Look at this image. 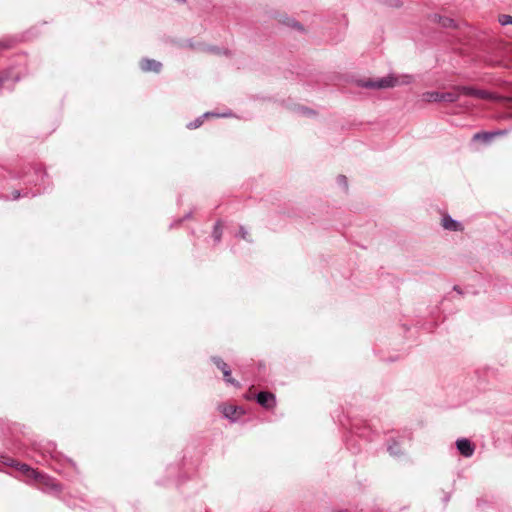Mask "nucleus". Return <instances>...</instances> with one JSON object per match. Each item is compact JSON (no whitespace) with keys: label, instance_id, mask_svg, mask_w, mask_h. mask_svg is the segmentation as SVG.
I'll return each instance as SVG.
<instances>
[{"label":"nucleus","instance_id":"obj_8","mask_svg":"<svg viewBox=\"0 0 512 512\" xmlns=\"http://www.w3.org/2000/svg\"><path fill=\"white\" fill-rule=\"evenodd\" d=\"M141 69L145 72H156L159 73L162 68V64L154 59L145 58L141 61Z\"/></svg>","mask_w":512,"mask_h":512},{"label":"nucleus","instance_id":"obj_10","mask_svg":"<svg viewBox=\"0 0 512 512\" xmlns=\"http://www.w3.org/2000/svg\"><path fill=\"white\" fill-rule=\"evenodd\" d=\"M422 101L424 102H442V92L438 91H428L424 92L421 96Z\"/></svg>","mask_w":512,"mask_h":512},{"label":"nucleus","instance_id":"obj_18","mask_svg":"<svg viewBox=\"0 0 512 512\" xmlns=\"http://www.w3.org/2000/svg\"><path fill=\"white\" fill-rule=\"evenodd\" d=\"M287 26H290L292 28H297L298 30H303V26L294 19H287V22H284Z\"/></svg>","mask_w":512,"mask_h":512},{"label":"nucleus","instance_id":"obj_28","mask_svg":"<svg viewBox=\"0 0 512 512\" xmlns=\"http://www.w3.org/2000/svg\"><path fill=\"white\" fill-rule=\"evenodd\" d=\"M338 512H350V511H349V510H347V509H344V510H340V511H338Z\"/></svg>","mask_w":512,"mask_h":512},{"label":"nucleus","instance_id":"obj_21","mask_svg":"<svg viewBox=\"0 0 512 512\" xmlns=\"http://www.w3.org/2000/svg\"><path fill=\"white\" fill-rule=\"evenodd\" d=\"M28 195H29V192H28V191H25V192L22 194L20 190H14V191L12 192V199H13V200H17V199H19L21 196H23V197H27Z\"/></svg>","mask_w":512,"mask_h":512},{"label":"nucleus","instance_id":"obj_1","mask_svg":"<svg viewBox=\"0 0 512 512\" xmlns=\"http://www.w3.org/2000/svg\"><path fill=\"white\" fill-rule=\"evenodd\" d=\"M4 459L3 463L7 466L15 467L18 471H20L24 476H26L28 479H33L52 491L60 492L61 486L55 482L53 478L50 476L41 473L33 468H31L29 465L17 462L9 457H2Z\"/></svg>","mask_w":512,"mask_h":512},{"label":"nucleus","instance_id":"obj_20","mask_svg":"<svg viewBox=\"0 0 512 512\" xmlns=\"http://www.w3.org/2000/svg\"><path fill=\"white\" fill-rule=\"evenodd\" d=\"M238 235H239L242 239H244V240H246V241H248V242H251V240L248 238V231H247V230H246V228H245L244 226H242V225L239 227V233H238Z\"/></svg>","mask_w":512,"mask_h":512},{"label":"nucleus","instance_id":"obj_17","mask_svg":"<svg viewBox=\"0 0 512 512\" xmlns=\"http://www.w3.org/2000/svg\"><path fill=\"white\" fill-rule=\"evenodd\" d=\"M498 21L502 26L512 25V16L508 14H501L499 15Z\"/></svg>","mask_w":512,"mask_h":512},{"label":"nucleus","instance_id":"obj_3","mask_svg":"<svg viewBox=\"0 0 512 512\" xmlns=\"http://www.w3.org/2000/svg\"><path fill=\"white\" fill-rule=\"evenodd\" d=\"M397 83V79L391 76L382 77L377 80H360L358 81V85L362 88L366 89H384L394 87Z\"/></svg>","mask_w":512,"mask_h":512},{"label":"nucleus","instance_id":"obj_27","mask_svg":"<svg viewBox=\"0 0 512 512\" xmlns=\"http://www.w3.org/2000/svg\"><path fill=\"white\" fill-rule=\"evenodd\" d=\"M454 290L460 293V290L458 289V286H454Z\"/></svg>","mask_w":512,"mask_h":512},{"label":"nucleus","instance_id":"obj_13","mask_svg":"<svg viewBox=\"0 0 512 512\" xmlns=\"http://www.w3.org/2000/svg\"><path fill=\"white\" fill-rule=\"evenodd\" d=\"M223 378L226 383L231 384L235 387H240V383L234 378H232L230 368L223 372Z\"/></svg>","mask_w":512,"mask_h":512},{"label":"nucleus","instance_id":"obj_12","mask_svg":"<svg viewBox=\"0 0 512 512\" xmlns=\"http://www.w3.org/2000/svg\"><path fill=\"white\" fill-rule=\"evenodd\" d=\"M388 451L393 456H398L402 454L399 443L396 440H392L388 445Z\"/></svg>","mask_w":512,"mask_h":512},{"label":"nucleus","instance_id":"obj_11","mask_svg":"<svg viewBox=\"0 0 512 512\" xmlns=\"http://www.w3.org/2000/svg\"><path fill=\"white\" fill-rule=\"evenodd\" d=\"M496 135L494 132H478L473 136L474 140H482L484 142H489Z\"/></svg>","mask_w":512,"mask_h":512},{"label":"nucleus","instance_id":"obj_14","mask_svg":"<svg viewBox=\"0 0 512 512\" xmlns=\"http://www.w3.org/2000/svg\"><path fill=\"white\" fill-rule=\"evenodd\" d=\"M212 237L214 238L215 242H220L222 237V228L220 221H217L214 225Z\"/></svg>","mask_w":512,"mask_h":512},{"label":"nucleus","instance_id":"obj_19","mask_svg":"<svg viewBox=\"0 0 512 512\" xmlns=\"http://www.w3.org/2000/svg\"><path fill=\"white\" fill-rule=\"evenodd\" d=\"M337 183L340 185V186H343V188L345 190H347L348 188V181H347V177L345 175H338L337 177Z\"/></svg>","mask_w":512,"mask_h":512},{"label":"nucleus","instance_id":"obj_22","mask_svg":"<svg viewBox=\"0 0 512 512\" xmlns=\"http://www.w3.org/2000/svg\"><path fill=\"white\" fill-rule=\"evenodd\" d=\"M35 174H36L37 180H39V179L43 180L44 176H46V173L43 172L40 168L35 169Z\"/></svg>","mask_w":512,"mask_h":512},{"label":"nucleus","instance_id":"obj_24","mask_svg":"<svg viewBox=\"0 0 512 512\" xmlns=\"http://www.w3.org/2000/svg\"><path fill=\"white\" fill-rule=\"evenodd\" d=\"M301 111H302L304 114H314V111H312L311 109L306 108V107H302V108H301Z\"/></svg>","mask_w":512,"mask_h":512},{"label":"nucleus","instance_id":"obj_25","mask_svg":"<svg viewBox=\"0 0 512 512\" xmlns=\"http://www.w3.org/2000/svg\"><path fill=\"white\" fill-rule=\"evenodd\" d=\"M40 193H41V190H40V189H37V190H35V191H33V192L31 193V196H32V197H34V196H36L37 194H40Z\"/></svg>","mask_w":512,"mask_h":512},{"label":"nucleus","instance_id":"obj_2","mask_svg":"<svg viewBox=\"0 0 512 512\" xmlns=\"http://www.w3.org/2000/svg\"><path fill=\"white\" fill-rule=\"evenodd\" d=\"M471 96L478 99H491L492 95L486 90L476 89L470 86H454L452 91L442 92V102L454 103L460 96Z\"/></svg>","mask_w":512,"mask_h":512},{"label":"nucleus","instance_id":"obj_29","mask_svg":"<svg viewBox=\"0 0 512 512\" xmlns=\"http://www.w3.org/2000/svg\"><path fill=\"white\" fill-rule=\"evenodd\" d=\"M177 2H185V0H176Z\"/></svg>","mask_w":512,"mask_h":512},{"label":"nucleus","instance_id":"obj_6","mask_svg":"<svg viewBox=\"0 0 512 512\" xmlns=\"http://www.w3.org/2000/svg\"><path fill=\"white\" fill-rule=\"evenodd\" d=\"M442 226L445 230L449 231H462L463 226L457 220L452 219V217L448 214L444 215L442 218Z\"/></svg>","mask_w":512,"mask_h":512},{"label":"nucleus","instance_id":"obj_16","mask_svg":"<svg viewBox=\"0 0 512 512\" xmlns=\"http://www.w3.org/2000/svg\"><path fill=\"white\" fill-rule=\"evenodd\" d=\"M210 113H205L202 117L195 119L194 121L187 124L188 129H196L203 124V118L209 116Z\"/></svg>","mask_w":512,"mask_h":512},{"label":"nucleus","instance_id":"obj_30","mask_svg":"<svg viewBox=\"0 0 512 512\" xmlns=\"http://www.w3.org/2000/svg\"><path fill=\"white\" fill-rule=\"evenodd\" d=\"M2 86V80L0 79V87Z\"/></svg>","mask_w":512,"mask_h":512},{"label":"nucleus","instance_id":"obj_23","mask_svg":"<svg viewBox=\"0 0 512 512\" xmlns=\"http://www.w3.org/2000/svg\"><path fill=\"white\" fill-rule=\"evenodd\" d=\"M11 45L9 42L0 41V47L3 49L9 48Z\"/></svg>","mask_w":512,"mask_h":512},{"label":"nucleus","instance_id":"obj_7","mask_svg":"<svg viewBox=\"0 0 512 512\" xmlns=\"http://www.w3.org/2000/svg\"><path fill=\"white\" fill-rule=\"evenodd\" d=\"M222 412L223 415L231 421H236L241 415L244 414V411L241 407L233 405L223 407Z\"/></svg>","mask_w":512,"mask_h":512},{"label":"nucleus","instance_id":"obj_5","mask_svg":"<svg viewBox=\"0 0 512 512\" xmlns=\"http://www.w3.org/2000/svg\"><path fill=\"white\" fill-rule=\"evenodd\" d=\"M456 447L459 453L464 457H471L475 451V445L466 438H461L456 441Z\"/></svg>","mask_w":512,"mask_h":512},{"label":"nucleus","instance_id":"obj_9","mask_svg":"<svg viewBox=\"0 0 512 512\" xmlns=\"http://www.w3.org/2000/svg\"><path fill=\"white\" fill-rule=\"evenodd\" d=\"M430 20L435 23H439L444 28H454L456 23L452 18L443 17L439 14H433L430 16Z\"/></svg>","mask_w":512,"mask_h":512},{"label":"nucleus","instance_id":"obj_26","mask_svg":"<svg viewBox=\"0 0 512 512\" xmlns=\"http://www.w3.org/2000/svg\"><path fill=\"white\" fill-rule=\"evenodd\" d=\"M50 457H51L52 459H54V458L56 459V458H57V454H56V453H54V454H53L52 452H50Z\"/></svg>","mask_w":512,"mask_h":512},{"label":"nucleus","instance_id":"obj_15","mask_svg":"<svg viewBox=\"0 0 512 512\" xmlns=\"http://www.w3.org/2000/svg\"><path fill=\"white\" fill-rule=\"evenodd\" d=\"M212 361L216 365V367L222 371V373L230 368L228 364L224 362L223 359H221L220 357H212Z\"/></svg>","mask_w":512,"mask_h":512},{"label":"nucleus","instance_id":"obj_4","mask_svg":"<svg viewBox=\"0 0 512 512\" xmlns=\"http://www.w3.org/2000/svg\"><path fill=\"white\" fill-rule=\"evenodd\" d=\"M256 401L265 409H272L276 405L275 395L268 391H261L256 395Z\"/></svg>","mask_w":512,"mask_h":512}]
</instances>
